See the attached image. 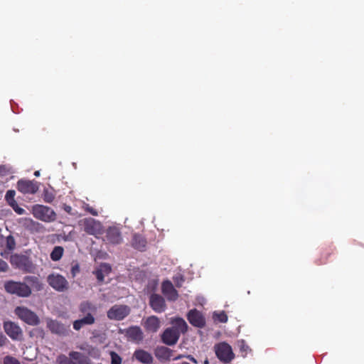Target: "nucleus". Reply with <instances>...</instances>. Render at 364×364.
Listing matches in <instances>:
<instances>
[{"mask_svg":"<svg viewBox=\"0 0 364 364\" xmlns=\"http://www.w3.org/2000/svg\"><path fill=\"white\" fill-rule=\"evenodd\" d=\"M47 282L53 289L59 292L65 291L69 288V283L65 277L58 273L49 274Z\"/></svg>","mask_w":364,"mask_h":364,"instance_id":"obj_6","label":"nucleus"},{"mask_svg":"<svg viewBox=\"0 0 364 364\" xmlns=\"http://www.w3.org/2000/svg\"><path fill=\"white\" fill-rule=\"evenodd\" d=\"M4 364H21L18 360L11 356H6L4 359Z\"/></svg>","mask_w":364,"mask_h":364,"instance_id":"obj_34","label":"nucleus"},{"mask_svg":"<svg viewBox=\"0 0 364 364\" xmlns=\"http://www.w3.org/2000/svg\"><path fill=\"white\" fill-rule=\"evenodd\" d=\"M17 187L18 190L24 194H34L38 190V183L33 181L21 180L18 182Z\"/></svg>","mask_w":364,"mask_h":364,"instance_id":"obj_15","label":"nucleus"},{"mask_svg":"<svg viewBox=\"0 0 364 364\" xmlns=\"http://www.w3.org/2000/svg\"><path fill=\"white\" fill-rule=\"evenodd\" d=\"M204 364H209V361L208 359H205L204 361Z\"/></svg>","mask_w":364,"mask_h":364,"instance_id":"obj_50","label":"nucleus"},{"mask_svg":"<svg viewBox=\"0 0 364 364\" xmlns=\"http://www.w3.org/2000/svg\"><path fill=\"white\" fill-rule=\"evenodd\" d=\"M213 318L220 323H226L228 321V316L225 311L214 312Z\"/></svg>","mask_w":364,"mask_h":364,"instance_id":"obj_28","label":"nucleus"},{"mask_svg":"<svg viewBox=\"0 0 364 364\" xmlns=\"http://www.w3.org/2000/svg\"><path fill=\"white\" fill-rule=\"evenodd\" d=\"M7 338L2 333H0V346H3L6 344Z\"/></svg>","mask_w":364,"mask_h":364,"instance_id":"obj_41","label":"nucleus"},{"mask_svg":"<svg viewBox=\"0 0 364 364\" xmlns=\"http://www.w3.org/2000/svg\"><path fill=\"white\" fill-rule=\"evenodd\" d=\"M9 266L6 262L0 259V272H5L7 271Z\"/></svg>","mask_w":364,"mask_h":364,"instance_id":"obj_37","label":"nucleus"},{"mask_svg":"<svg viewBox=\"0 0 364 364\" xmlns=\"http://www.w3.org/2000/svg\"><path fill=\"white\" fill-rule=\"evenodd\" d=\"M240 350L241 352L245 353L247 354L249 351L251 350L250 347L245 343L244 341H241V344L240 346Z\"/></svg>","mask_w":364,"mask_h":364,"instance_id":"obj_36","label":"nucleus"},{"mask_svg":"<svg viewBox=\"0 0 364 364\" xmlns=\"http://www.w3.org/2000/svg\"><path fill=\"white\" fill-rule=\"evenodd\" d=\"M217 358L224 363H230L234 358L231 346L227 343H220L215 346Z\"/></svg>","mask_w":364,"mask_h":364,"instance_id":"obj_7","label":"nucleus"},{"mask_svg":"<svg viewBox=\"0 0 364 364\" xmlns=\"http://www.w3.org/2000/svg\"><path fill=\"white\" fill-rule=\"evenodd\" d=\"M130 313V308L126 305L115 306V320H122Z\"/></svg>","mask_w":364,"mask_h":364,"instance_id":"obj_24","label":"nucleus"},{"mask_svg":"<svg viewBox=\"0 0 364 364\" xmlns=\"http://www.w3.org/2000/svg\"><path fill=\"white\" fill-rule=\"evenodd\" d=\"M24 257L18 255H12L11 257L10 262L13 265L17 267H21L23 264Z\"/></svg>","mask_w":364,"mask_h":364,"instance_id":"obj_27","label":"nucleus"},{"mask_svg":"<svg viewBox=\"0 0 364 364\" xmlns=\"http://www.w3.org/2000/svg\"><path fill=\"white\" fill-rule=\"evenodd\" d=\"M55 198L53 191L50 189H45L43 192V200L46 203H51Z\"/></svg>","mask_w":364,"mask_h":364,"instance_id":"obj_29","label":"nucleus"},{"mask_svg":"<svg viewBox=\"0 0 364 364\" xmlns=\"http://www.w3.org/2000/svg\"><path fill=\"white\" fill-rule=\"evenodd\" d=\"M189 323L195 327L203 328L205 326V318L203 314L196 309H191L187 314Z\"/></svg>","mask_w":364,"mask_h":364,"instance_id":"obj_11","label":"nucleus"},{"mask_svg":"<svg viewBox=\"0 0 364 364\" xmlns=\"http://www.w3.org/2000/svg\"><path fill=\"white\" fill-rule=\"evenodd\" d=\"M173 328H176L181 333H185L188 330V325L185 320L182 318L177 317L172 320Z\"/></svg>","mask_w":364,"mask_h":364,"instance_id":"obj_23","label":"nucleus"},{"mask_svg":"<svg viewBox=\"0 0 364 364\" xmlns=\"http://www.w3.org/2000/svg\"><path fill=\"white\" fill-rule=\"evenodd\" d=\"M109 355H110V358H111L110 364H114V351H111L109 353Z\"/></svg>","mask_w":364,"mask_h":364,"instance_id":"obj_47","label":"nucleus"},{"mask_svg":"<svg viewBox=\"0 0 364 364\" xmlns=\"http://www.w3.org/2000/svg\"><path fill=\"white\" fill-rule=\"evenodd\" d=\"M19 223L30 230H37L41 225L30 218H23L19 220Z\"/></svg>","mask_w":364,"mask_h":364,"instance_id":"obj_25","label":"nucleus"},{"mask_svg":"<svg viewBox=\"0 0 364 364\" xmlns=\"http://www.w3.org/2000/svg\"><path fill=\"white\" fill-rule=\"evenodd\" d=\"M173 279L176 287L178 288H181L185 281L184 277L181 274L173 277Z\"/></svg>","mask_w":364,"mask_h":364,"instance_id":"obj_31","label":"nucleus"},{"mask_svg":"<svg viewBox=\"0 0 364 364\" xmlns=\"http://www.w3.org/2000/svg\"><path fill=\"white\" fill-rule=\"evenodd\" d=\"M15 194L16 193L13 190H9L6 192L5 198L9 205H11L13 202H16L14 199Z\"/></svg>","mask_w":364,"mask_h":364,"instance_id":"obj_30","label":"nucleus"},{"mask_svg":"<svg viewBox=\"0 0 364 364\" xmlns=\"http://www.w3.org/2000/svg\"><path fill=\"white\" fill-rule=\"evenodd\" d=\"M122 237L120 233L118 232L117 228H115V244L120 243L122 242Z\"/></svg>","mask_w":364,"mask_h":364,"instance_id":"obj_39","label":"nucleus"},{"mask_svg":"<svg viewBox=\"0 0 364 364\" xmlns=\"http://www.w3.org/2000/svg\"><path fill=\"white\" fill-rule=\"evenodd\" d=\"M80 311L85 314V316L76 320L73 323V328L76 331H79L82 326L85 325H91L95 322V308L87 302L82 303L80 305Z\"/></svg>","mask_w":364,"mask_h":364,"instance_id":"obj_1","label":"nucleus"},{"mask_svg":"<svg viewBox=\"0 0 364 364\" xmlns=\"http://www.w3.org/2000/svg\"><path fill=\"white\" fill-rule=\"evenodd\" d=\"M6 246L9 250H13L15 247V240L12 236L6 237Z\"/></svg>","mask_w":364,"mask_h":364,"instance_id":"obj_35","label":"nucleus"},{"mask_svg":"<svg viewBox=\"0 0 364 364\" xmlns=\"http://www.w3.org/2000/svg\"><path fill=\"white\" fill-rule=\"evenodd\" d=\"M186 358L188 359L190 361L195 364L198 363L197 360L191 355H187V356H186Z\"/></svg>","mask_w":364,"mask_h":364,"instance_id":"obj_43","label":"nucleus"},{"mask_svg":"<svg viewBox=\"0 0 364 364\" xmlns=\"http://www.w3.org/2000/svg\"><path fill=\"white\" fill-rule=\"evenodd\" d=\"M65 210L70 213V210H71V207L70 206H65Z\"/></svg>","mask_w":364,"mask_h":364,"instance_id":"obj_48","label":"nucleus"},{"mask_svg":"<svg viewBox=\"0 0 364 364\" xmlns=\"http://www.w3.org/2000/svg\"><path fill=\"white\" fill-rule=\"evenodd\" d=\"M80 224L83 226L84 230L89 235H97L102 231L101 223L92 218L80 220Z\"/></svg>","mask_w":364,"mask_h":364,"instance_id":"obj_8","label":"nucleus"},{"mask_svg":"<svg viewBox=\"0 0 364 364\" xmlns=\"http://www.w3.org/2000/svg\"><path fill=\"white\" fill-rule=\"evenodd\" d=\"M134 355L135 358L141 363H146V364L153 363L154 358H153L152 355L149 353H148L144 350H136L134 352Z\"/></svg>","mask_w":364,"mask_h":364,"instance_id":"obj_19","label":"nucleus"},{"mask_svg":"<svg viewBox=\"0 0 364 364\" xmlns=\"http://www.w3.org/2000/svg\"><path fill=\"white\" fill-rule=\"evenodd\" d=\"M146 244L147 242L146 238L141 235L134 234L133 235L132 240V245L135 249L141 252H143L146 250Z\"/></svg>","mask_w":364,"mask_h":364,"instance_id":"obj_17","label":"nucleus"},{"mask_svg":"<svg viewBox=\"0 0 364 364\" xmlns=\"http://www.w3.org/2000/svg\"><path fill=\"white\" fill-rule=\"evenodd\" d=\"M173 350L165 346L157 347L155 350V355L159 359L169 360L172 356Z\"/></svg>","mask_w":364,"mask_h":364,"instance_id":"obj_21","label":"nucleus"},{"mask_svg":"<svg viewBox=\"0 0 364 364\" xmlns=\"http://www.w3.org/2000/svg\"><path fill=\"white\" fill-rule=\"evenodd\" d=\"M161 322L156 316H149L144 321V327L148 332L156 333L160 328Z\"/></svg>","mask_w":364,"mask_h":364,"instance_id":"obj_16","label":"nucleus"},{"mask_svg":"<svg viewBox=\"0 0 364 364\" xmlns=\"http://www.w3.org/2000/svg\"><path fill=\"white\" fill-rule=\"evenodd\" d=\"M34 176H36V177H38L40 176V171H36L34 172Z\"/></svg>","mask_w":364,"mask_h":364,"instance_id":"obj_49","label":"nucleus"},{"mask_svg":"<svg viewBox=\"0 0 364 364\" xmlns=\"http://www.w3.org/2000/svg\"><path fill=\"white\" fill-rule=\"evenodd\" d=\"M149 304L151 309L156 313H162L166 309V304L164 297L157 294H153L149 298Z\"/></svg>","mask_w":364,"mask_h":364,"instance_id":"obj_14","label":"nucleus"},{"mask_svg":"<svg viewBox=\"0 0 364 364\" xmlns=\"http://www.w3.org/2000/svg\"><path fill=\"white\" fill-rule=\"evenodd\" d=\"M58 364H89L87 357L79 352L72 351L69 357L60 355L56 359Z\"/></svg>","mask_w":364,"mask_h":364,"instance_id":"obj_5","label":"nucleus"},{"mask_svg":"<svg viewBox=\"0 0 364 364\" xmlns=\"http://www.w3.org/2000/svg\"><path fill=\"white\" fill-rule=\"evenodd\" d=\"M107 316L109 318L112 319L114 318V309L113 308H111L108 313H107Z\"/></svg>","mask_w":364,"mask_h":364,"instance_id":"obj_44","label":"nucleus"},{"mask_svg":"<svg viewBox=\"0 0 364 364\" xmlns=\"http://www.w3.org/2000/svg\"><path fill=\"white\" fill-rule=\"evenodd\" d=\"M122 358L119 355L115 353V364H121Z\"/></svg>","mask_w":364,"mask_h":364,"instance_id":"obj_45","label":"nucleus"},{"mask_svg":"<svg viewBox=\"0 0 364 364\" xmlns=\"http://www.w3.org/2000/svg\"><path fill=\"white\" fill-rule=\"evenodd\" d=\"M25 283L35 291H41L43 289V284L38 277L34 276L25 277Z\"/></svg>","mask_w":364,"mask_h":364,"instance_id":"obj_22","label":"nucleus"},{"mask_svg":"<svg viewBox=\"0 0 364 364\" xmlns=\"http://www.w3.org/2000/svg\"><path fill=\"white\" fill-rule=\"evenodd\" d=\"M5 290L12 294L21 297H28L31 294V289L25 282L8 281L4 284Z\"/></svg>","mask_w":364,"mask_h":364,"instance_id":"obj_3","label":"nucleus"},{"mask_svg":"<svg viewBox=\"0 0 364 364\" xmlns=\"http://www.w3.org/2000/svg\"><path fill=\"white\" fill-rule=\"evenodd\" d=\"M331 250H326L323 252V257L320 259L318 262H317L318 264H325L328 259V257L331 254Z\"/></svg>","mask_w":364,"mask_h":364,"instance_id":"obj_33","label":"nucleus"},{"mask_svg":"<svg viewBox=\"0 0 364 364\" xmlns=\"http://www.w3.org/2000/svg\"><path fill=\"white\" fill-rule=\"evenodd\" d=\"M161 292L169 301H176L178 299V291L168 279L161 283Z\"/></svg>","mask_w":364,"mask_h":364,"instance_id":"obj_10","label":"nucleus"},{"mask_svg":"<svg viewBox=\"0 0 364 364\" xmlns=\"http://www.w3.org/2000/svg\"><path fill=\"white\" fill-rule=\"evenodd\" d=\"M85 209L88 211L90 214H92V215H98V213L94 209L92 208V207L89 206L88 205H86L85 206Z\"/></svg>","mask_w":364,"mask_h":364,"instance_id":"obj_38","label":"nucleus"},{"mask_svg":"<svg viewBox=\"0 0 364 364\" xmlns=\"http://www.w3.org/2000/svg\"><path fill=\"white\" fill-rule=\"evenodd\" d=\"M79 271H80L79 266L77 264L74 265L71 269V273L73 274V277H75L76 275V274L79 272Z\"/></svg>","mask_w":364,"mask_h":364,"instance_id":"obj_40","label":"nucleus"},{"mask_svg":"<svg viewBox=\"0 0 364 364\" xmlns=\"http://www.w3.org/2000/svg\"><path fill=\"white\" fill-rule=\"evenodd\" d=\"M10 205L14 209V210L18 215H23L26 213V210L23 208L19 207L16 202H13V203Z\"/></svg>","mask_w":364,"mask_h":364,"instance_id":"obj_32","label":"nucleus"},{"mask_svg":"<svg viewBox=\"0 0 364 364\" xmlns=\"http://www.w3.org/2000/svg\"><path fill=\"white\" fill-rule=\"evenodd\" d=\"M186 356H187V355L180 354V355H177L176 357H175L174 358H173V360H180L181 358H186Z\"/></svg>","mask_w":364,"mask_h":364,"instance_id":"obj_46","label":"nucleus"},{"mask_svg":"<svg viewBox=\"0 0 364 364\" xmlns=\"http://www.w3.org/2000/svg\"><path fill=\"white\" fill-rule=\"evenodd\" d=\"M14 313L18 318L28 325L37 326L40 323L37 314L26 306H17Z\"/></svg>","mask_w":364,"mask_h":364,"instance_id":"obj_4","label":"nucleus"},{"mask_svg":"<svg viewBox=\"0 0 364 364\" xmlns=\"http://www.w3.org/2000/svg\"><path fill=\"white\" fill-rule=\"evenodd\" d=\"M111 266L106 263H103L101 264L99 268L96 270L95 274L99 281L103 282L105 281V277L111 273Z\"/></svg>","mask_w":364,"mask_h":364,"instance_id":"obj_20","label":"nucleus"},{"mask_svg":"<svg viewBox=\"0 0 364 364\" xmlns=\"http://www.w3.org/2000/svg\"><path fill=\"white\" fill-rule=\"evenodd\" d=\"M127 336L134 341H141L144 336L141 329L138 326L129 328L126 331Z\"/></svg>","mask_w":364,"mask_h":364,"instance_id":"obj_18","label":"nucleus"},{"mask_svg":"<svg viewBox=\"0 0 364 364\" xmlns=\"http://www.w3.org/2000/svg\"><path fill=\"white\" fill-rule=\"evenodd\" d=\"M33 216L41 221L51 223L56 220V213L50 208L43 205H35L31 208Z\"/></svg>","mask_w":364,"mask_h":364,"instance_id":"obj_2","label":"nucleus"},{"mask_svg":"<svg viewBox=\"0 0 364 364\" xmlns=\"http://www.w3.org/2000/svg\"><path fill=\"white\" fill-rule=\"evenodd\" d=\"M47 327L55 334L65 335L68 332L70 324H64L57 320L47 319Z\"/></svg>","mask_w":364,"mask_h":364,"instance_id":"obj_13","label":"nucleus"},{"mask_svg":"<svg viewBox=\"0 0 364 364\" xmlns=\"http://www.w3.org/2000/svg\"><path fill=\"white\" fill-rule=\"evenodd\" d=\"M180 337V332L172 327L166 328L161 335L162 342L168 346L176 344Z\"/></svg>","mask_w":364,"mask_h":364,"instance_id":"obj_12","label":"nucleus"},{"mask_svg":"<svg viewBox=\"0 0 364 364\" xmlns=\"http://www.w3.org/2000/svg\"><path fill=\"white\" fill-rule=\"evenodd\" d=\"M64 252V250L60 246H56L53 248L50 253V258L53 261H58L61 259Z\"/></svg>","mask_w":364,"mask_h":364,"instance_id":"obj_26","label":"nucleus"},{"mask_svg":"<svg viewBox=\"0 0 364 364\" xmlns=\"http://www.w3.org/2000/svg\"><path fill=\"white\" fill-rule=\"evenodd\" d=\"M8 170L5 166L0 165V175L4 176L6 174Z\"/></svg>","mask_w":364,"mask_h":364,"instance_id":"obj_42","label":"nucleus"},{"mask_svg":"<svg viewBox=\"0 0 364 364\" xmlns=\"http://www.w3.org/2000/svg\"><path fill=\"white\" fill-rule=\"evenodd\" d=\"M4 329L6 333L13 340H21L23 331L21 327L13 321H4Z\"/></svg>","mask_w":364,"mask_h":364,"instance_id":"obj_9","label":"nucleus"}]
</instances>
